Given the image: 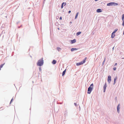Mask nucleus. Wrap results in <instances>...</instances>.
<instances>
[{"mask_svg": "<svg viewBox=\"0 0 124 124\" xmlns=\"http://www.w3.org/2000/svg\"><path fill=\"white\" fill-rule=\"evenodd\" d=\"M116 81H114V83H113L114 85L116 83Z\"/></svg>", "mask_w": 124, "mask_h": 124, "instance_id": "31", "label": "nucleus"}, {"mask_svg": "<svg viewBox=\"0 0 124 124\" xmlns=\"http://www.w3.org/2000/svg\"><path fill=\"white\" fill-rule=\"evenodd\" d=\"M61 48L59 47H57V50L58 51H61Z\"/></svg>", "mask_w": 124, "mask_h": 124, "instance_id": "18", "label": "nucleus"}, {"mask_svg": "<svg viewBox=\"0 0 124 124\" xmlns=\"http://www.w3.org/2000/svg\"><path fill=\"white\" fill-rule=\"evenodd\" d=\"M66 69L62 73V76H64L65 75V73H66Z\"/></svg>", "mask_w": 124, "mask_h": 124, "instance_id": "13", "label": "nucleus"}, {"mask_svg": "<svg viewBox=\"0 0 124 124\" xmlns=\"http://www.w3.org/2000/svg\"><path fill=\"white\" fill-rule=\"evenodd\" d=\"M83 64L81 61L77 63H76V65L77 66H79Z\"/></svg>", "mask_w": 124, "mask_h": 124, "instance_id": "9", "label": "nucleus"}, {"mask_svg": "<svg viewBox=\"0 0 124 124\" xmlns=\"http://www.w3.org/2000/svg\"><path fill=\"white\" fill-rule=\"evenodd\" d=\"M118 29H116L112 32L113 33H115L117 31Z\"/></svg>", "mask_w": 124, "mask_h": 124, "instance_id": "20", "label": "nucleus"}, {"mask_svg": "<svg viewBox=\"0 0 124 124\" xmlns=\"http://www.w3.org/2000/svg\"><path fill=\"white\" fill-rule=\"evenodd\" d=\"M71 12V11L70 10H69L68 11V13H69V14H70V13Z\"/></svg>", "mask_w": 124, "mask_h": 124, "instance_id": "35", "label": "nucleus"}, {"mask_svg": "<svg viewBox=\"0 0 124 124\" xmlns=\"http://www.w3.org/2000/svg\"><path fill=\"white\" fill-rule=\"evenodd\" d=\"M45 0H44V1H45Z\"/></svg>", "mask_w": 124, "mask_h": 124, "instance_id": "52", "label": "nucleus"}, {"mask_svg": "<svg viewBox=\"0 0 124 124\" xmlns=\"http://www.w3.org/2000/svg\"><path fill=\"white\" fill-rule=\"evenodd\" d=\"M76 41V39H74L73 40H71L70 43L71 44H73L75 43Z\"/></svg>", "mask_w": 124, "mask_h": 124, "instance_id": "7", "label": "nucleus"}, {"mask_svg": "<svg viewBox=\"0 0 124 124\" xmlns=\"http://www.w3.org/2000/svg\"><path fill=\"white\" fill-rule=\"evenodd\" d=\"M63 3H64V6H65L66 5V2H63Z\"/></svg>", "mask_w": 124, "mask_h": 124, "instance_id": "28", "label": "nucleus"}, {"mask_svg": "<svg viewBox=\"0 0 124 124\" xmlns=\"http://www.w3.org/2000/svg\"><path fill=\"white\" fill-rule=\"evenodd\" d=\"M44 1H44V2H43V5H44V3H45V2H44Z\"/></svg>", "mask_w": 124, "mask_h": 124, "instance_id": "41", "label": "nucleus"}, {"mask_svg": "<svg viewBox=\"0 0 124 124\" xmlns=\"http://www.w3.org/2000/svg\"><path fill=\"white\" fill-rule=\"evenodd\" d=\"M22 26V25H21L20 26H18V28H20Z\"/></svg>", "mask_w": 124, "mask_h": 124, "instance_id": "33", "label": "nucleus"}, {"mask_svg": "<svg viewBox=\"0 0 124 124\" xmlns=\"http://www.w3.org/2000/svg\"><path fill=\"white\" fill-rule=\"evenodd\" d=\"M78 14H79V12H78L76 14V15L75 16V19L77 18L78 16Z\"/></svg>", "mask_w": 124, "mask_h": 124, "instance_id": "16", "label": "nucleus"}, {"mask_svg": "<svg viewBox=\"0 0 124 124\" xmlns=\"http://www.w3.org/2000/svg\"><path fill=\"white\" fill-rule=\"evenodd\" d=\"M117 79V77L116 76V77L115 78H114V81H116Z\"/></svg>", "mask_w": 124, "mask_h": 124, "instance_id": "25", "label": "nucleus"}, {"mask_svg": "<svg viewBox=\"0 0 124 124\" xmlns=\"http://www.w3.org/2000/svg\"><path fill=\"white\" fill-rule=\"evenodd\" d=\"M16 35H17V36H18V35H17V34Z\"/></svg>", "mask_w": 124, "mask_h": 124, "instance_id": "49", "label": "nucleus"}, {"mask_svg": "<svg viewBox=\"0 0 124 124\" xmlns=\"http://www.w3.org/2000/svg\"><path fill=\"white\" fill-rule=\"evenodd\" d=\"M30 56L31 58L32 57V56Z\"/></svg>", "mask_w": 124, "mask_h": 124, "instance_id": "48", "label": "nucleus"}, {"mask_svg": "<svg viewBox=\"0 0 124 124\" xmlns=\"http://www.w3.org/2000/svg\"><path fill=\"white\" fill-rule=\"evenodd\" d=\"M55 24L56 25H58V23L57 22H56V23Z\"/></svg>", "mask_w": 124, "mask_h": 124, "instance_id": "29", "label": "nucleus"}, {"mask_svg": "<svg viewBox=\"0 0 124 124\" xmlns=\"http://www.w3.org/2000/svg\"><path fill=\"white\" fill-rule=\"evenodd\" d=\"M79 108H80V107L79 106Z\"/></svg>", "mask_w": 124, "mask_h": 124, "instance_id": "51", "label": "nucleus"}, {"mask_svg": "<svg viewBox=\"0 0 124 124\" xmlns=\"http://www.w3.org/2000/svg\"><path fill=\"white\" fill-rule=\"evenodd\" d=\"M116 67H114L113 68V70H114V71H115L116 70Z\"/></svg>", "mask_w": 124, "mask_h": 124, "instance_id": "27", "label": "nucleus"}, {"mask_svg": "<svg viewBox=\"0 0 124 124\" xmlns=\"http://www.w3.org/2000/svg\"><path fill=\"white\" fill-rule=\"evenodd\" d=\"M111 81V77L110 75H109L108 77V81L109 84H110Z\"/></svg>", "mask_w": 124, "mask_h": 124, "instance_id": "4", "label": "nucleus"}, {"mask_svg": "<svg viewBox=\"0 0 124 124\" xmlns=\"http://www.w3.org/2000/svg\"><path fill=\"white\" fill-rule=\"evenodd\" d=\"M122 21L124 20V14H123L122 15Z\"/></svg>", "mask_w": 124, "mask_h": 124, "instance_id": "17", "label": "nucleus"}, {"mask_svg": "<svg viewBox=\"0 0 124 124\" xmlns=\"http://www.w3.org/2000/svg\"><path fill=\"white\" fill-rule=\"evenodd\" d=\"M117 63H115V65H114V66H116V65H117Z\"/></svg>", "mask_w": 124, "mask_h": 124, "instance_id": "37", "label": "nucleus"}, {"mask_svg": "<svg viewBox=\"0 0 124 124\" xmlns=\"http://www.w3.org/2000/svg\"><path fill=\"white\" fill-rule=\"evenodd\" d=\"M122 59H124V57L122 58Z\"/></svg>", "mask_w": 124, "mask_h": 124, "instance_id": "45", "label": "nucleus"}, {"mask_svg": "<svg viewBox=\"0 0 124 124\" xmlns=\"http://www.w3.org/2000/svg\"><path fill=\"white\" fill-rule=\"evenodd\" d=\"M57 29H58V30H60V28H57Z\"/></svg>", "mask_w": 124, "mask_h": 124, "instance_id": "42", "label": "nucleus"}, {"mask_svg": "<svg viewBox=\"0 0 124 124\" xmlns=\"http://www.w3.org/2000/svg\"><path fill=\"white\" fill-rule=\"evenodd\" d=\"M5 64V63H4L3 64H1L0 65V67H1V68H2L3 66Z\"/></svg>", "mask_w": 124, "mask_h": 124, "instance_id": "22", "label": "nucleus"}, {"mask_svg": "<svg viewBox=\"0 0 124 124\" xmlns=\"http://www.w3.org/2000/svg\"><path fill=\"white\" fill-rule=\"evenodd\" d=\"M93 83L91 84L90 86L88 88L87 93L88 94H90L93 90Z\"/></svg>", "mask_w": 124, "mask_h": 124, "instance_id": "2", "label": "nucleus"}, {"mask_svg": "<svg viewBox=\"0 0 124 124\" xmlns=\"http://www.w3.org/2000/svg\"><path fill=\"white\" fill-rule=\"evenodd\" d=\"M81 33V31H79L78 32H77L76 34V35L77 36H78L79 35H80Z\"/></svg>", "mask_w": 124, "mask_h": 124, "instance_id": "15", "label": "nucleus"}, {"mask_svg": "<svg viewBox=\"0 0 124 124\" xmlns=\"http://www.w3.org/2000/svg\"><path fill=\"white\" fill-rule=\"evenodd\" d=\"M67 113H68L66 111H65L64 112V114L65 115V116H67Z\"/></svg>", "mask_w": 124, "mask_h": 124, "instance_id": "19", "label": "nucleus"}, {"mask_svg": "<svg viewBox=\"0 0 124 124\" xmlns=\"http://www.w3.org/2000/svg\"><path fill=\"white\" fill-rule=\"evenodd\" d=\"M98 0H94V1H97Z\"/></svg>", "mask_w": 124, "mask_h": 124, "instance_id": "43", "label": "nucleus"}, {"mask_svg": "<svg viewBox=\"0 0 124 124\" xmlns=\"http://www.w3.org/2000/svg\"><path fill=\"white\" fill-rule=\"evenodd\" d=\"M115 36V34L114 33H113L112 32L111 34V38H112L113 39L114 37Z\"/></svg>", "mask_w": 124, "mask_h": 124, "instance_id": "14", "label": "nucleus"}, {"mask_svg": "<svg viewBox=\"0 0 124 124\" xmlns=\"http://www.w3.org/2000/svg\"><path fill=\"white\" fill-rule=\"evenodd\" d=\"M44 63L43 58H42L38 61L37 63V65L38 66H41Z\"/></svg>", "mask_w": 124, "mask_h": 124, "instance_id": "1", "label": "nucleus"}, {"mask_svg": "<svg viewBox=\"0 0 124 124\" xmlns=\"http://www.w3.org/2000/svg\"><path fill=\"white\" fill-rule=\"evenodd\" d=\"M123 34L124 35V31H123Z\"/></svg>", "mask_w": 124, "mask_h": 124, "instance_id": "44", "label": "nucleus"}, {"mask_svg": "<svg viewBox=\"0 0 124 124\" xmlns=\"http://www.w3.org/2000/svg\"><path fill=\"white\" fill-rule=\"evenodd\" d=\"M115 99H116V100H117V99H116V98H115Z\"/></svg>", "mask_w": 124, "mask_h": 124, "instance_id": "46", "label": "nucleus"}, {"mask_svg": "<svg viewBox=\"0 0 124 124\" xmlns=\"http://www.w3.org/2000/svg\"><path fill=\"white\" fill-rule=\"evenodd\" d=\"M64 3H62L61 4V8H63V7L64 6Z\"/></svg>", "mask_w": 124, "mask_h": 124, "instance_id": "21", "label": "nucleus"}, {"mask_svg": "<svg viewBox=\"0 0 124 124\" xmlns=\"http://www.w3.org/2000/svg\"><path fill=\"white\" fill-rule=\"evenodd\" d=\"M1 67H0V70H1Z\"/></svg>", "mask_w": 124, "mask_h": 124, "instance_id": "47", "label": "nucleus"}, {"mask_svg": "<svg viewBox=\"0 0 124 124\" xmlns=\"http://www.w3.org/2000/svg\"><path fill=\"white\" fill-rule=\"evenodd\" d=\"M19 22H17V23H17V24L18 23H19Z\"/></svg>", "mask_w": 124, "mask_h": 124, "instance_id": "39", "label": "nucleus"}, {"mask_svg": "<svg viewBox=\"0 0 124 124\" xmlns=\"http://www.w3.org/2000/svg\"><path fill=\"white\" fill-rule=\"evenodd\" d=\"M78 49L76 48H71V52H73L74 51L77 50Z\"/></svg>", "mask_w": 124, "mask_h": 124, "instance_id": "12", "label": "nucleus"}, {"mask_svg": "<svg viewBox=\"0 0 124 124\" xmlns=\"http://www.w3.org/2000/svg\"><path fill=\"white\" fill-rule=\"evenodd\" d=\"M74 104L75 106H77V103H74Z\"/></svg>", "mask_w": 124, "mask_h": 124, "instance_id": "32", "label": "nucleus"}, {"mask_svg": "<svg viewBox=\"0 0 124 124\" xmlns=\"http://www.w3.org/2000/svg\"><path fill=\"white\" fill-rule=\"evenodd\" d=\"M71 23H72V22H70V24H71Z\"/></svg>", "mask_w": 124, "mask_h": 124, "instance_id": "40", "label": "nucleus"}, {"mask_svg": "<svg viewBox=\"0 0 124 124\" xmlns=\"http://www.w3.org/2000/svg\"><path fill=\"white\" fill-rule=\"evenodd\" d=\"M39 70L40 71H41V67H39Z\"/></svg>", "mask_w": 124, "mask_h": 124, "instance_id": "30", "label": "nucleus"}, {"mask_svg": "<svg viewBox=\"0 0 124 124\" xmlns=\"http://www.w3.org/2000/svg\"><path fill=\"white\" fill-rule=\"evenodd\" d=\"M118 3H116L114 2H110L108 3L107 4V6H117L118 5Z\"/></svg>", "mask_w": 124, "mask_h": 124, "instance_id": "3", "label": "nucleus"}, {"mask_svg": "<svg viewBox=\"0 0 124 124\" xmlns=\"http://www.w3.org/2000/svg\"><path fill=\"white\" fill-rule=\"evenodd\" d=\"M62 16H61L60 17V18H59V19H60V20H62Z\"/></svg>", "mask_w": 124, "mask_h": 124, "instance_id": "34", "label": "nucleus"}, {"mask_svg": "<svg viewBox=\"0 0 124 124\" xmlns=\"http://www.w3.org/2000/svg\"><path fill=\"white\" fill-rule=\"evenodd\" d=\"M120 104H118L117 106V112L118 113H119V110H120Z\"/></svg>", "mask_w": 124, "mask_h": 124, "instance_id": "6", "label": "nucleus"}, {"mask_svg": "<svg viewBox=\"0 0 124 124\" xmlns=\"http://www.w3.org/2000/svg\"><path fill=\"white\" fill-rule=\"evenodd\" d=\"M32 83H33V81H32Z\"/></svg>", "mask_w": 124, "mask_h": 124, "instance_id": "50", "label": "nucleus"}, {"mask_svg": "<svg viewBox=\"0 0 124 124\" xmlns=\"http://www.w3.org/2000/svg\"><path fill=\"white\" fill-rule=\"evenodd\" d=\"M59 16H57L56 17V19H58V18H59Z\"/></svg>", "mask_w": 124, "mask_h": 124, "instance_id": "36", "label": "nucleus"}, {"mask_svg": "<svg viewBox=\"0 0 124 124\" xmlns=\"http://www.w3.org/2000/svg\"><path fill=\"white\" fill-rule=\"evenodd\" d=\"M105 60H106V58H105V57L104 59V60L103 61V62H102V65H103L104 64V62L105 61Z\"/></svg>", "mask_w": 124, "mask_h": 124, "instance_id": "23", "label": "nucleus"}, {"mask_svg": "<svg viewBox=\"0 0 124 124\" xmlns=\"http://www.w3.org/2000/svg\"><path fill=\"white\" fill-rule=\"evenodd\" d=\"M123 21V23L122 24V25L123 26H124V20L122 21Z\"/></svg>", "mask_w": 124, "mask_h": 124, "instance_id": "26", "label": "nucleus"}, {"mask_svg": "<svg viewBox=\"0 0 124 124\" xmlns=\"http://www.w3.org/2000/svg\"><path fill=\"white\" fill-rule=\"evenodd\" d=\"M56 62L57 61L56 60H54L52 61V63L54 65L56 63Z\"/></svg>", "mask_w": 124, "mask_h": 124, "instance_id": "11", "label": "nucleus"}, {"mask_svg": "<svg viewBox=\"0 0 124 124\" xmlns=\"http://www.w3.org/2000/svg\"><path fill=\"white\" fill-rule=\"evenodd\" d=\"M102 11L101 9L100 8H98L96 10V12L98 13L101 12H102Z\"/></svg>", "mask_w": 124, "mask_h": 124, "instance_id": "8", "label": "nucleus"}, {"mask_svg": "<svg viewBox=\"0 0 124 124\" xmlns=\"http://www.w3.org/2000/svg\"><path fill=\"white\" fill-rule=\"evenodd\" d=\"M107 86L106 83L105 82V84L103 86V92L104 93L105 92L106 88Z\"/></svg>", "mask_w": 124, "mask_h": 124, "instance_id": "5", "label": "nucleus"}, {"mask_svg": "<svg viewBox=\"0 0 124 124\" xmlns=\"http://www.w3.org/2000/svg\"><path fill=\"white\" fill-rule=\"evenodd\" d=\"M114 47H113L112 48V50H114Z\"/></svg>", "mask_w": 124, "mask_h": 124, "instance_id": "38", "label": "nucleus"}, {"mask_svg": "<svg viewBox=\"0 0 124 124\" xmlns=\"http://www.w3.org/2000/svg\"><path fill=\"white\" fill-rule=\"evenodd\" d=\"M87 59V57H85L84 58V59L83 60L81 61V62H82L83 64H84V63L86 61Z\"/></svg>", "mask_w": 124, "mask_h": 124, "instance_id": "10", "label": "nucleus"}, {"mask_svg": "<svg viewBox=\"0 0 124 124\" xmlns=\"http://www.w3.org/2000/svg\"><path fill=\"white\" fill-rule=\"evenodd\" d=\"M13 100V98L11 100V101H10V103H9L10 104H11V103L12 102Z\"/></svg>", "mask_w": 124, "mask_h": 124, "instance_id": "24", "label": "nucleus"}]
</instances>
